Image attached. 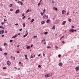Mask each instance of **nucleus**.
Segmentation results:
<instances>
[{"label":"nucleus","mask_w":79,"mask_h":79,"mask_svg":"<svg viewBox=\"0 0 79 79\" xmlns=\"http://www.w3.org/2000/svg\"><path fill=\"white\" fill-rule=\"evenodd\" d=\"M29 10H27V11H26V13H28V12H29Z\"/></svg>","instance_id":"obj_24"},{"label":"nucleus","mask_w":79,"mask_h":79,"mask_svg":"<svg viewBox=\"0 0 79 79\" xmlns=\"http://www.w3.org/2000/svg\"><path fill=\"white\" fill-rule=\"evenodd\" d=\"M74 28V26H72V28H73V29Z\"/></svg>","instance_id":"obj_30"},{"label":"nucleus","mask_w":79,"mask_h":79,"mask_svg":"<svg viewBox=\"0 0 79 79\" xmlns=\"http://www.w3.org/2000/svg\"><path fill=\"white\" fill-rule=\"evenodd\" d=\"M68 21L69 22H71V19H68Z\"/></svg>","instance_id":"obj_16"},{"label":"nucleus","mask_w":79,"mask_h":79,"mask_svg":"<svg viewBox=\"0 0 79 79\" xmlns=\"http://www.w3.org/2000/svg\"><path fill=\"white\" fill-rule=\"evenodd\" d=\"M13 6V4H11L10 5V7H11Z\"/></svg>","instance_id":"obj_23"},{"label":"nucleus","mask_w":79,"mask_h":79,"mask_svg":"<svg viewBox=\"0 0 79 79\" xmlns=\"http://www.w3.org/2000/svg\"><path fill=\"white\" fill-rule=\"evenodd\" d=\"M4 33V30H2L0 31V34H3Z\"/></svg>","instance_id":"obj_3"},{"label":"nucleus","mask_w":79,"mask_h":79,"mask_svg":"<svg viewBox=\"0 0 79 79\" xmlns=\"http://www.w3.org/2000/svg\"><path fill=\"white\" fill-rule=\"evenodd\" d=\"M34 19H31V23H33V22H34Z\"/></svg>","instance_id":"obj_15"},{"label":"nucleus","mask_w":79,"mask_h":79,"mask_svg":"<svg viewBox=\"0 0 79 79\" xmlns=\"http://www.w3.org/2000/svg\"><path fill=\"white\" fill-rule=\"evenodd\" d=\"M26 32H27V34L28 35V33L27 32V31H26Z\"/></svg>","instance_id":"obj_48"},{"label":"nucleus","mask_w":79,"mask_h":79,"mask_svg":"<svg viewBox=\"0 0 79 79\" xmlns=\"http://www.w3.org/2000/svg\"><path fill=\"white\" fill-rule=\"evenodd\" d=\"M27 34H26L25 35H24L23 36L24 38V37H26V36H27Z\"/></svg>","instance_id":"obj_18"},{"label":"nucleus","mask_w":79,"mask_h":79,"mask_svg":"<svg viewBox=\"0 0 79 79\" xmlns=\"http://www.w3.org/2000/svg\"><path fill=\"white\" fill-rule=\"evenodd\" d=\"M75 70L76 71H77L79 70V67H76L75 68Z\"/></svg>","instance_id":"obj_6"},{"label":"nucleus","mask_w":79,"mask_h":79,"mask_svg":"<svg viewBox=\"0 0 79 79\" xmlns=\"http://www.w3.org/2000/svg\"><path fill=\"white\" fill-rule=\"evenodd\" d=\"M51 76H52V75L49 74H47L45 75L46 77H51Z\"/></svg>","instance_id":"obj_2"},{"label":"nucleus","mask_w":79,"mask_h":79,"mask_svg":"<svg viewBox=\"0 0 79 79\" xmlns=\"http://www.w3.org/2000/svg\"><path fill=\"white\" fill-rule=\"evenodd\" d=\"M33 47V45H31V47Z\"/></svg>","instance_id":"obj_57"},{"label":"nucleus","mask_w":79,"mask_h":79,"mask_svg":"<svg viewBox=\"0 0 79 79\" xmlns=\"http://www.w3.org/2000/svg\"><path fill=\"white\" fill-rule=\"evenodd\" d=\"M4 46H5V45H6V43H4Z\"/></svg>","instance_id":"obj_58"},{"label":"nucleus","mask_w":79,"mask_h":79,"mask_svg":"<svg viewBox=\"0 0 79 79\" xmlns=\"http://www.w3.org/2000/svg\"><path fill=\"white\" fill-rule=\"evenodd\" d=\"M64 10H63L62 11V14L63 15H64V12H64Z\"/></svg>","instance_id":"obj_21"},{"label":"nucleus","mask_w":79,"mask_h":79,"mask_svg":"<svg viewBox=\"0 0 79 79\" xmlns=\"http://www.w3.org/2000/svg\"><path fill=\"white\" fill-rule=\"evenodd\" d=\"M25 56V57H27V55H26Z\"/></svg>","instance_id":"obj_56"},{"label":"nucleus","mask_w":79,"mask_h":79,"mask_svg":"<svg viewBox=\"0 0 79 79\" xmlns=\"http://www.w3.org/2000/svg\"><path fill=\"white\" fill-rule=\"evenodd\" d=\"M15 25V26H18V23H16Z\"/></svg>","instance_id":"obj_42"},{"label":"nucleus","mask_w":79,"mask_h":79,"mask_svg":"<svg viewBox=\"0 0 79 79\" xmlns=\"http://www.w3.org/2000/svg\"><path fill=\"white\" fill-rule=\"evenodd\" d=\"M19 10H17L15 12V13H16V14H18V13H19Z\"/></svg>","instance_id":"obj_9"},{"label":"nucleus","mask_w":79,"mask_h":79,"mask_svg":"<svg viewBox=\"0 0 79 79\" xmlns=\"http://www.w3.org/2000/svg\"><path fill=\"white\" fill-rule=\"evenodd\" d=\"M48 18V15H45L44 16H43V18Z\"/></svg>","instance_id":"obj_5"},{"label":"nucleus","mask_w":79,"mask_h":79,"mask_svg":"<svg viewBox=\"0 0 79 79\" xmlns=\"http://www.w3.org/2000/svg\"><path fill=\"white\" fill-rule=\"evenodd\" d=\"M7 65H8V66H10V65L11 64V62H10V61H8L7 62Z\"/></svg>","instance_id":"obj_4"},{"label":"nucleus","mask_w":79,"mask_h":79,"mask_svg":"<svg viewBox=\"0 0 79 79\" xmlns=\"http://www.w3.org/2000/svg\"><path fill=\"white\" fill-rule=\"evenodd\" d=\"M55 3V2H54L53 1L52 2V3Z\"/></svg>","instance_id":"obj_35"},{"label":"nucleus","mask_w":79,"mask_h":79,"mask_svg":"<svg viewBox=\"0 0 79 79\" xmlns=\"http://www.w3.org/2000/svg\"><path fill=\"white\" fill-rule=\"evenodd\" d=\"M62 39H63V38H64V36H63L61 37Z\"/></svg>","instance_id":"obj_52"},{"label":"nucleus","mask_w":79,"mask_h":79,"mask_svg":"<svg viewBox=\"0 0 79 79\" xmlns=\"http://www.w3.org/2000/svg\"><path fill=\"white\" fill-rule=\"evenodd\" d=\"M4 21H6V20L5 19H4Z\"/></svg>","instance_id":"obj_55"},{"label":"nucleus","mask_w":79,"mask_h":79,"mask_svg":"<svg viewBox=\"0 0 79 79\" xmlns=\"http://www.w3.org/2000/svg\"><path fill=\"white\" fill-rule=\"evenodd\" d=\"M40 56V54H39L38 55V56L39 57V56Z\"/></svg>","instance_id":"obj_49"},{"label":"nucleus","mask_w":79,"mask_h":79,"mask_svg":"<svg viewBox=\"0 0 79 79\" xmlns=\"http://www.w3.org/2000/svg\"><path fill=\"white\" fill-rule=\"evenodd\" d=\"M24 16V14H22V16Z\"/></svg>","instance_id":"obj_51"},{"label":"nucleus","mask_w":79,"mask_h":79,"mask_svg":"<svg viewBox=\"0 0 79 79\" xmlns=\"http://www.w3.org/2000/svg\"><path fill=\"white\" fill-rule=\"evenodd\" d=\"M2 50H3V49H2V48H0V51L1 52H2Z\"/></svg>","instance_id":"obj_29"},{"label":"nucleus","mask_w":79,"mask_h":79,"mask_svg":"<svg viewBox=\"0 0 79 79\" xmlns=\"http://www.w3.org/2000/svg\"><path fill=\"white\" fill-rule=\"evenodd\" d=\"M0 28H1V29H4V28H3V26H1Z\"/></svg>","instance_id":"obj_28"},{"label":"nucleus","mask_w":79,"mask_h":79,"mask_svg":"<svg viewBox=\"0 0 79 79\" xmlns=\"http://www.w3.org/2000/svg\"><path fill=\"white\" fill-rule=\"evenodd\" d=\"M40 3H39L38 4V6H39V5H40Z\"/></svg>","instance_id":"obj_37"},{"label":"nucleus","mask_w":79,"mask_h":79,"mask_svg":"<svg viewBox=\"0 0 79 79\" xmlns=\"http://www.w3.org/2000/svg\"><path fill=\"white\" fill-rule=\"evenodd\" d=\"M29 48H30V46H28L26 48H27V49H29Z\"/></svg>","instance_id":"obj_20"},{"label":"nucleus","mask_w":79,"mask_h":79,"mask_svg":"<svg viewBox=\"0 0 79 79\" xmlns=\"http://www.w3.org/2000/svg\"><path fill=\"white\" fill-rule=\"evenodd\" d=\"M76 30H74V29H72L69 30L70 32H76Z\"/></svg>","instance_id":"obj_1"},{"label":"nucleus","mask_w":79,"mask_h":79,"mask_svg":"<svg viewBox=\"0 0 79 79\" xmlns=\"http://www.w3.org/2000/svg\"><path fill=\"white\" fill-rule=\"evenodd\" d=\"M60 56H61V55H60V54L59 55L58 57H60Z\"/></svg>","instance_id":"obj_41"},{"label":"nucleus","mask_w":79,"mask_h":79,"mask_svg":"<svg viewBox=\"0 0 79 79\" xmlns=\"http://www.w3.org/2000/svg\"><path fill=\"white\" fill-rule=\"evenodd\" d=\"M16 53H19V51H17L16 52Z\"/></svg>","instance_id":"obj_50"},{"label":"nucleus","mask_w":79,"mask_h":79,"mask_svg":"<svg viewBox=\"0 0 79 79\" xmlns=\"http://www.w3.org/2000/svg\"><path fill=\"white\" fill-rule=\"evenodd\" d=\"M62 42L63 43H64V41H62Z\"/></svg>","instance_id":"obj_61"},{"label":"nucleus","mask_w":79,"mask_h":79,"mask_svg":"<svg viewBox=\"0 0 79 79\" xmlns=\"http://www.w3.org/2000/svg\"><path fill=\"white\" fill-rule=\"evenodd\" d=\"M26 18V16H23V18H22V19H24V18Z\"/></svg>","instance_id":"obj_31"},{"label":"nucleus","mask_w":79,"mask_h":79,"mask_svg":"<svg viewBox=\"0 0 79 79\" xmlns=\"http://www.w3.org/2000/svg\"><path fill=\"white\" fill-rule=\"evenodd\" d=\"M5 32L6 34H7V31H5Z\"/></svg>","instance_id":"obj_46"},{"label":"nucleus","mask_w":79,"mask_h":79,"mask_svg":"<svg viewBox=\"0 0 79 79\" xmlns=\"http://www.w3.org/2000/svg\"><path fill=\"white\" fill-rule=\"evenodd\" d=\"M33 58V56H32V55H31V56L30 57V58L31 59V58Z\"/></svg>","instance_id":"obj_27"},{"label":"nucleus","mask_w":79,"mask_h":79,"mask_svg":"<svg viewBox=\"0 0 79 79\" xmlns=\"http://www.w3.org/2000/svg\"><path fill=\"white\" fill-rule=\"evenodd\" d=\"M48 33V32H45L44 33V34H45V35H46V34H47Z\"/></svg>","instance_id":"obj_19"},{"label":"nucleus","mask_w":79,"mask_h":79,"mask_svg":"<svg viewBox=\"0 0 79 79\" xmlns=\"http://www.w3.org/2000/svg\"><path fill=\"white\" fill-rule=\"evenodd\" d=\"M59 66H61L63 65V63H59Z\"/></svg>","instance_id":"obj_7"},{"label":"nucleus","mask_w":79,"mask_h":79,"mask_svg":"<svg viewBox=\"0 0 79 79\" xmlns=\"http://www.w3.org/2000/svg\"><path fill=\"white\" fill-rule=\"evenodd\" d=\"M23 27H25V26H26V25L25 24V23H24L23 24Z\"/></svg>","instance_id":"obj_17"},{"label":"nucleus","mask_w":79,"mask_h":79,"mask_svg":"<svg viewBox=\"0 0 79 79\" xmlns=\"http://www.w3.org/2000/svg\"><path fill=\"white\" fill-rule=\"evenodd\" d=\"M20 3H21V5H23V2L21 1V2H20Z\"/></svg>","instance_id":"obj_25"},{"label":"nucleus","mask_w":79,"mask_h":79,"mask_svg":"<svg viewBox=\"0 0 79 79\" xmlns=\"http://www.w3.org/2000/svg\"><path fill=\"white\" fill-rule=\"evenodd\" d=\"M44 40H42V42H44H44H45V39H44Z\"/></svg>","instance_id":"obj_44"},{"label":"nucleus","mask_w":79,"mask_h":79,"mask_svg":"<svg viewBox=\"0 0 79 79\" xmlns=\"http://www.w3.org/2000/svg\"><path fill=\"white\" fill-rule=\"evenodd\" d=\"M41 16H44V14H43V13H42V12H41Z\"/></svg>","instance_id":"obj_34"},{"label":"nucleus","mask_w":79,"mask_h":79,"mask_svg":"<svg viewBox=\"0 0 79 79\" xmlns=\"http://www.w3.org/2000/svg\"><path fill=\"white\" fill-rule=\"evenodd\" d=\"M56 48H58V46H56Z\"/></svg>","instance_id":"obj_53"},{"label":"nucleus","mask_w":79,"mask_h":79,"mask_svg":"<svg viewBox=\"0 0 79 79\" xmlns=\"http://www.w3.org/2000/svg\"><path fill=\"white\" fill-rule=\"evenodd\" d=\"M37 37V36L36 35V36H34L33 37L34 38H36V37Z\"/></svg>","instance_id":"obj_26"},{"label":"nucleus","mask_w":79,"mask_h":79,"mask_svg":"<svg viewBox=\"0 0 79 79\" xmlns=\"http://www.w3.org/2000/svg\"><path fill=\"white\" fill-rule=\"evenodd\" d=\"M38 68H41V66H40V65H39L38 66Z\"/></svg>","instance_id":"obj_33"},{"label":"nucleus","mask_w":79,"mask_h":79,"mask_svg":"<svg viewBox=\"0 0 79 79\" xmlns=\"http://www.w3.org/2000/svg\"><path fill=\"white\" fill-rule=\"evenodd\" d=\"M51 48V47L48 46L47 47V48H48V49L49 48Z\"/></svg>","instance_id":"obj_22"},{"label":"nucleus","mask_w":79,"mask_h":79,"mask_svg":"<svg viewBox=\"0 0 79 79\" xmlns=\"http://www.w3.org/2000/svg\"><path fill=\"white\" fill-rule=\"evenodd\" d=\"M18 35H20V33H19L18 34Z\"/></svg>","instance_id":"obj_59"},{"label":"nucleus","mask_w":79,"mask_h":79,"mask_svg":"<svg viewBox=\"0 0 79 79\" xmlns=\"http://www.w3.org/2000/svg\"><path fill=\"white\" fill-rule=\"evenodd\" d=\"M10 11H13V9H10Z\"/></svg>","instance_id":"obj_36"},{"label":"nucleus","mask_w":79,"mask_h":79,"mask_svg":"<svg viewBox=\"0 0 79 79\" xmlns=\"http://www.w3.org/2000/svg\"><path fill=\"white\" fill-rule=\"evenodd\" d=\"M3 69H6V67H4L3 68Z\"/></svg>","instance_id":"obj_45"},{"label":"nucleus","mask_w":79,"mask_h":79,"mask_svg":"<svg viewBox=\"0 0 79 79\" xmlns=\"http://www.w3.org/2000/svg\"><path fill=\"white\" fill-rule=\"evenodd\" d=\"M21 62H19V64H21Z\"/></svg>","instance_id":"obj_62"},{"label":"nucleus","mask_w":79,"mask_h":79,"mask_svg":"<svg viewBox=\"0 0 79 79\" xmlns=\"http://www.w3.org/2000/svg\"><path fill=\"white\" fill-rule=\"evenodd\" d=\"M66 21H64L63 22H62V24L63 25H64V24H65V23H66Z\"/></svg>","instance_id":"obj_10"},{"label":"nucleus","mask_w":79,"mask_h":79,"mask_svg":"<svg viewBox=\"0 0 79 79\" xmlns=\"http://www.w3.org/2000/svg\"><path fill=\"white\" fill-rule=\"evenodd\" d=\"M55 29V26L53 25V27L52 28V29Z\"/></svg>","instance_id":"obj_14"},{"label":"nucleus","mask_w":79,"mask_h":79,"mask_svg":"<svg viewBox=\"0 0 79 79\" xmlns=\"http://www.w3.org/2000/svg\"><path fill=\"white\" fill-rule=\"evenodd\" d=\"M69 12L67 13V15H69Z\"/></svg>","instance_id":"obj_64"},{"label":"nucleus","mask_w":79,"mask_h":79,"mask_svg":"<svg viewBox=\"0 0 79 79\" xmlns=\"http://www.w3.org/2000/svg\"><path fill=\"white\" fill-rule=\"evenodd\" d=\"M25 59H26V60H28V58H27V57H26L25 58Z\"/></svg>","instance_id":"obj_39"},{"label":"nucleus","mask_w":79,"mask_h":79,"mask_svg":"<svg viewBox=\"0 0 79 79\" xmlns=\"http://www.w3.org/2000/svg\"><path fill=\"white\" fill-rule=\"evenodd\" d=\"M1 37H4V35H2L1 36Z\"/></svg>","instance_id":"obj_43"},{"label":"nucleus","mask_w":79,"mask_h":79,"mask_svg":"<svg viewBox=\"0 0 79 79\" xmlns=\"http://www.w3.org/2000/svg\"><path fill=\"white\" fill-rule=\"evenodd\" d=\"M43 56H45V54H44V53H43Z\"/></svg>","instance_id":"obj_54"},{"label":"nucleus","mask_w":79,"mask_h":79,"mask_svg":"<svg viewBox=\"0 0 79 79\" xmlns=\"http://www.w3.org/2000/svg\"><path fill=\"white\" fill-rule=\"evenodd\" d=\"M44 12H45V9H44L43 10Z\"/></svg>","instance_id":"obj_60"},{"label":"nucleus","mask_w":79,"mask_h":79,"mask_svg":"<svg viewBox=\"0 0 79 79\" xmlns=\"http://www.w3.org/2000/svg\"><path fill=\"white\" fill-rule=\"evenodd\" d=\"M4 55H8V54L6 52L4 53Z\"/></svg>","instance_id":"obj_32"},{"label":"nucleus","mask_w":79,"mask_h":79,"mask_svg":"<svg viewBox=\"0 0 79 79\" xmlns=\"http://www.w3.org/2000/svg\"><path fill=\"white\" fill-rule=\"evenodd\" d=\"M10 42H13V40H10Z\"/></svg>","instance_id":"obj_38"},{"label":"nucleus","mask_w":79,"mask_h":79,"mask_svg":"<svg viewBox=\"0 0 79 79\" xmlns=\"http://www.w3.org/2000/svg\"><path fill=\"white\" fill-rule=\"evenodd\" d=\"M4 24V22H2L1 23V24H2V25H3V24Z\"/></svg>","instance_id":"obj_47"},{"label":"nucleus","mask_w":79,"mask_h":79,"mask_svg":"<svg viewBox=\"0 0 79 79\" xmlns=\"http://www.w3.org/2000/svg\"><path fill=\"white\" fill-rule=\"evenodd\" d=\"M19 31H22V28L20 29L19 30Z\"/></svg>","instance_id":"obj_40"},{"label":"nucleus","mask_w":79,"mask_h":79,"mask_svg":"<svg viewBox=\"0 0 79 79\" xmlns=\"http://www.w3.org/2000/svg\"><path fill=\"white\" fill-rule=\"evenodd\" d=\"M53 9L54 10H56V11H57V10H58V9H57V8L55 7H53Z\"/></svg>","instance_id":"obj_8"},{"label":"nucleus","mask_w":79,"mask_h":79,"mask_svg":"<svg viewBox=\"0 0 79 79\" xmlns=\"http://www.w3.org/2000/svg\"><path fill=\"white\" fill-rule=\"evenodd\" d=\"M50 19L47 20L46 21V22L47 23H49V22H50Z\"/></svg>","instance_id":"obj_11"},{"label":"nucleus","mask_w":79,"mask_h":79,"mask_svg":"<svg viewBox=\"0 0 79 79\" xmlns=\"http://www.w3.org/2000/svg\"><path fill=\"white\" fill-rule=\"evenodd\" d=\"M18 36V35H15L14 36H13L12 37L13 39H14V38H15V37H17Z\"/></svg>","instance_id":"obj_13"},{"label":"nucleus","mask_w":79,"mask_h":79,"mask_svg":"<svg viewBox=\"0 0 79 79\" xmlns=\"http://www.w3.org/2000/svg\"><path fill=\"white\" fill-rule=\"evenodd\" d=\"M20 3V1H19L18 2V3Z\"/></svg>","instance_id":"obj_63"},{"label":"nucleus","mask_w":79,"mask_h":79,"mask_svg":"<svg viewBox=\"0 0 79 79\" xmlns=\"http://www.w3.org/2000/svg\"><path fill=\"white\" fill-rule=\"evenodd\" d=\"M41 24H44L45 23V21H41Z\"/></svg>","instance_id":"obj_12"}]
</instances>
